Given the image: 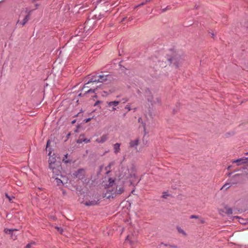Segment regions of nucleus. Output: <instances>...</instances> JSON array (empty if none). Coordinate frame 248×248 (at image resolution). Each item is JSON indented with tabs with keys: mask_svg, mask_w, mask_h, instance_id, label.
<instances>
[{
	"mask_svg": "<svg viewBox=\"0 0 248 248\" xmlns=\"http://www.w3.org/2000/svg\"><path fill=\"white\" fill-rule=\"evenodd\" d=\"M109 182V186L105 194V197L108 199L113 198L124 192V186L119 181H114L110 178Z\"/></svg>",
	"mask_w": 248,
	"mask_h": 248,
	"instance_id": "obj_1",
	"label": "nucleus"
},
{
	"mask_svg": "<svg viewBox=\"0 0 248 248\" xmlns=\"http://www.w3.org/2000/svg\"><path fill=\"white\" fill-rule=\"evenodd\" d=\"M109 78L110 75L109 74H107L105 72H102L100 75L98 76L93 77L86 83H85L83 88H82V91H84L85 93H94L95 89H93L92 88H90L87 90H86L85 89L89 88L91 87L90 85L91 84L93 85V84L98 82H105L107 81Z\"/></svg>",
	"mask_w": 248,
	"mask_h": 248,
	"instance_id": "obj_2",
	"label": "nucleus"
},
{
	"mask_svg": "<svg viewBox=\"0 0 248 248\" xmlns=\"http://www.w3.org/2000/svg\"><path fill=\"white\" fill-rule=\"evenodd\" d=\"M185 56L181 53L176 51H172V56L169 60L171 63L173 64L178 67L185 60Z\"/></svg>",
	"mask_w": 248,
	"mask_h": 248,
	"instance_id": "obj_3",
	"label": "nucleus"
},
{
	"mask_svg": "<svg viewBox=\"0 0 248 248\" xmlns=\"http://www.w3.org/2000/svg\"><path fill=\"white\" fill-rule=\"evenodd\" d=\"M146 97L152 105L161 104V98L157 95H153L150 91H146Z\"/></svg>",
	"mask_w": 248,
	"mask_h": 248,
	"instance_id": "obj_4",
	"label": "nucleus"
},
{
	"mask_svg": "<svg viewBox=\"0 0 248 248\" xmlns=\"http://www.w3.org/2000/svg\"><path fill=\"white\" fill-rule=\"evenodd\" d=\"M32 10L29 9L28 8H25V9H24V10L21 12V14H20L19 17H21L23 14H25L26 16L22 22H20L19 19H18L16 22V25L21 24L22 26L25 25V24L30 19V15L32 13Z\"/></svg>",
	"mask_w": 248,
	"mask_h": 248,
	"instance_id": "obj_5",
	"label": "nucleus"
},
{
	"mask_svg": "<svg viewBox=\"0 0 248 248\" xmlns=\"http://www.w3.org/2000/svg\"><path fill=\"white\" fill-rule=\"evenodd\" d=\"M123 170L124 171V173H126V171H128V172L127 174H125L124 176V177H125V178H128L136 177L137 169L134 165H132L129 170L127 169H124Z\"/></svg>",
	"mask_w": 248,
	"mask_h": 248,
	"instance_id": "obj_6",
	"label": "nucleus"
},
{
	"mask_svg": "<svg viewBox=\"0 0 248 248\" xmlns=\"http://www.w3.org/2000/svg\"><path fill=\"white\" fill-rule=\"evenodd\" d=\"M56 159L55 158L52 157V158H49L48 162H49V168L52 170L53 173L56 174H58V172L59 171V170L57 169L55 167V162Z\"/></svg>",
	"mask_w": 248,
	"mask_h": 248,
	"instance_id": "obj_7",
	"label": "nucleus"
},
{
	"mask_svg": "<svg viewBox=\"0 0 248 248\" xmlns=\"http://www.w3.org/2000/svg\"><path fill=\"white\" fill-rule=\"evenodd\" d=\"M73 175L78 179L82 180L84 178L85 176V170L81 169L78 170L77 171H75Z\"/></svg>",
	"mask_w": 248,
	"mask_h": 248,
	"instance_id": "obj_8",
	"label": "nucleus"
},
{
	"mask_svg": "<svg viewBox=\"0 0 248 248\" xmlns=\"http://www.w3.org/2000/svg\"><path fill=\"white\" fill-rule=\"evenodd\" d=\"M242 180V175L236 174L233 175L231 179V185L237 184L241 182Z\"/></svg>",
	"mask_w": 248,
	"mask_h": 248,
	"instance_id": "obj_9",
	"label": "nucleus"
},
{
	"mask_svg": "<svg viewBox=\"0 0 248 248\" xmlns=\"http://www.w3.org/2000/svg\"><path fill=\"white\" fill-rule=\"evenodd\" d=\"M248 160V157L241 158L236 160H233L232 161V163H236L237 166H240L245 164L247 163Z\"/></svg>",
	"mask_w": 248,
	"mask_h": 248,
	"instance_id": "obj_10",
	"label": "nucleus"
},
{
	"mask_svg": "<svg viewBox=\"0 0 248 248\" xmlns=\"http://www.w3.org/2000/svg\"><path fill=\"white\" fill-rule=\"evenodd\" d=\"M107 103L108 104V106L111 108V109H110V110L111 111H113L116 110V108L115 107L119 105V104L120 103V101H114L108 102Z\"/></svg>",
	"mask_w": 248,
	"mask_h": 248,
	"instance_id": "obj_11",
	"label": "nucleus"
},
{
	"mask_svg": "<svg viewBox=\"0 0 248 248\" xmlns=\"http://www.w3.org/2000/svg\"><path fill=\"white\" fill-rule=\"evenodd\" d=\"M82 142L89 143L90 142V140H88L87 139L84 138V136L83 135H80L78 139V140L77 142L78 143H81Z\"/></svg>",
	"mask_w": 248,
	"mask_h": 248,
	"instance_id": "obj_12",
	"label": "nucleus"
},
{
	"mask_svg": "<svg viewBox=\"0 0 248 248\" xmlns=\"http://www.w3.org/2000/svg\"><path fill=\"white\" fill-rule=\"evenodd\" d=\"M108 139V137L107 135H103L101 137L97 138L96 141L98 143H103L107 141Z\"/></svg>",
	"mask_w": 248,
	"mask_h": 248,
	"instance_id": "obj_13",
	"label": "nucleus"
},
{
	"mask_svg": "<svg viewBox=\"0 0 248 248\" xmlns=\"http://www.w3.org/2000/svg\"><path fill=\"white\" fill-rule=\"evenodd\" d=\"M16 229H5L4 230V232L5 233L10 234L11 235V238L13 239H15L16 238V236H14L13 235V231H16Z\"/></svg>",
	"mask_w": 248,
	"mask_h": 248,
	"instance_id": "obj_14",
	"label": "nucleus"
},
{
	"mask_svg": "<svg viewBox=\"0 0 248 248\" xmlns=\"http://www.w3.org/2000/svg\"><path fill=\"white\" fill-rule=\"evenodd\" d=\"M114 152L115 154H118L120 151V144L116 143L113 145Z\"/></svg>",
	"mask_w": 248,
	"mask_h": 248,
	"instance_id": "obj_15",
	"label": "nucleus"
},
{
	"mask_svg": "<svg viewBox=\"0 0 248 248\" xmlns=\"http://www.w3.org/2000/svg\"><path fill=\"white\" fill-rule=\"evenodd\" d=\"M139 140L138 139H136L133 140H131L130 143V146L131 147H133L137 146L139 144Z\"/></svg>",
	"mask_w": 248,
	"mask_h": 248,
	"instance_id": "obj_16",
	"label": "nucleus"
},
{
	"mask_svg": "<svg viewBox=\"0 0 248 248\" xmlns=\"http://www.w3.org/2000/svg\"><path fill=\"white\" fill-rule=\"evenodd\" d=\"M224 210V212L227 214H232V208H231L229 207H227V206L225 207Z\"/></svg>",
	"mask_w": 248,
	"mask_h": 248,
	"instance_id": "obj_17",
	"label": "nucleus"
},
{
	"mask_svg": "<svg viewBox=\"0 0 248 248\" xmlns=\"http://www.w3.org/2000/svg\"><path fill=\"white\" fill-rule=\"evenodd\" d=\"M230 185H231V183H226L223 186L220 188V190H222L223 189H225L227 190L230 187Z\"/></svg>",
	"mask_w": 248,
	"mask_h": 248,
	"instance_id": "obj_18",
	"label": "nucleus"
},
{
	"mask_svg": "<svg viewBox=\"0 0 248 248\" xmlns=\"http://www.w3.org/2000/svg\"><path fill=\"white\" fill-rule=\"evenodd\" d=\"M96 204V202L95 201H91V202H86L85 203V204L87 206H91L94 205Z\"/></svg>",
	"mask_w": 248,
	"mask_h": 248,
	"instance_id": "obj_19",
	"label": "nucleus"
},
{
	"mask_svg": "<svg viewBox=\"0 0 248 248\" xmlns=\"http://www.w3.org/2000/svg\"><path fill=\"white\" fill-rule=\"evenodd\" d=\"M177 229L179 233L183 234L184 236L186 235V232L184 231V230L182 229L181 228L177 227Z\"/></svg>",
	"mask_w": 248,
	"mask_h": 248,
	"instance_id": "obj_20",
	"label": "nucleus"
},
{
	"mask_svg": "<svg viewBox=\"0 0 248 248\" xmlns=\"http://www.w3.org/2000/svg\"><path fill=\"white\" fill-rule=\"evenodd\" d=\"M55 182L58 186L61 185L62 183V181L60 179L57 178H55Z\"/></svg>",
	"mask_w": 248,
	"mask_h": 248,
	"instance_id": "obj_21",
	"label": "nucleus"
},
{
	"mask_svg": "<svg viewBox=\"0 0 248 248\" xmlns=\"http://www.w3.org/2000/svg\"><path fill=\"white\" fill-rule=\"evenodd\" d=\"M33 245H35V243L34 242H31L30 244H28L26 247V248H31V246H32Z\"/></svg>",
	"mask_w": 248,
	"mask_h": 248,
	"instance_id": "obj_22",
	"label": "nucleus"
},
{
	"mask_svg": "<svg viewBox=\"0 0 248 248\" xmlns=\"http://www.w3.org/2000/svg\"><path fill=\"white\" fill-rule=\"evenodd\" d=\"M5 196H6V198L9 200V202H11V201H12V199H13V198H14V197H10V196H9L7 194H5Z\"/></svg>",
	"mask_w": 248,
	"mask_h": 248,
	"instance_id": "obj_23",
	"label": "nucleus"
},
{
	"mask_svg": "<svg viewBox=\"0 0 248 248\" xmlns=\"http://www.w3.org/2000/svg\"><path fill=\"white\" fill-rule=\"evenodd\" d=\"M190 218H199V217L198 216H196V215H191L190 217Z\"/></svg>",
	"mask_w": 248,
	"mask_h": 248,
	"instance_id": "obj_24",
	"label": "nucleus"
},
{
	"mask_svg": "<svg viewBox=\"0 0 248 248\" xmlns=\"http://www.w3.org/2000/svg\"><path fill=\"white\" fill-rule=\"evenodd\" d=\"M125 108L127 109L128 111L130 110H131V108H130V105H127L125 107Z\"/></svg>",
	"mask_w": 248,
	"mask_h": 248,
	"instance_id": "obj_25",
	"label": "nucleus"
},
{
	"mask_svg": "<svg viewBox=\"0 0 248 248\" xmlns=\"http://www.w3.org/2000/svg\"><path fill=\"white\" fill-rule=\"evenodd\" d=\"M56 228L57 229V230L60 232L61 233H62V229L61 228L59 227H56Z\"/></svg>",
	"mask_w": 248,
	"mask_h": 248,
	"instance_id": "obj_26",
	"label": "nucleus"
},
{
	"mask_svg": "<svg viewBox=\"0 0 248 248\" xmlns=\"http://www.w3.org/2000/svg\"><path fill=\"white\" fill-rule=\"evenodd\" d=\"M167 9H170V8H169V6H167V7H166V8H165V9H162V11H163V12H165V11H166V10H167Z\"/></svg>",
	"mask_w": 248,
	"mask_h": 248,
	"instance_id": "obj_27",
	"label": "nucleus"
},
{
	"mask_svg": "<svg viewBox=\"0 0 248 248\" xmlns=\"http://www.w3.org/2000/svg\"><path fill=\"white\" fill-rule=\"evenodd\" d=\"M200 222L201 223H204L205 222L204 220L203 219H202L200 220Z\"/></svg>",
	"mask_w": 248,
	"mask_h": 248,
	"instance_id": "obj_28",
	"label": "nucleus"
},
{
	"mask_svg": "<svg viewBox=\"0 0 248 248\" xmlns=\"http://www.w3.org/2000/svg\"><path fill=\"white\" fill-rule=\"evenodd\" d=\"M49 143H50L49 140H48L47 141V143H46V148H47L49 146Z\"/></svg>",
	"mask_w": 248,
	"mask_h": 248,
	"instance_id": "obj_29",
	"label": "nucleus"
},
{
	"mask_svg": "<svg viewBox=\"0 0 248 248\" xmlns=\"http://www.w3.org/2000/svg\"><path fill=\"white\" fill-rule=\"evenodd\" d=\"M123 101L124 103H125V102H127L128 101V100L127 99H123Z\"/></svg>",
	"mask_w": 248,
	"mask_h": 248,
	"instance_id": "obj_30",
	"label": "nucleus"
},
{
	"mask_svg": "<svg viewBox=\"0 0 248 248\" xmlns=\"http://www.w3.org/2000/svg\"><path fill=\"white\" fill-rule=\"evenodd\" d=\"M128 238H129V236H127V237H126V239H125V241H126V242H127V241L129 240H128Z\"/></svg>",
	"mask_w": 248,
	"mask_h": 248,
	"instance_id": "obj_31",
	"label": "nucleus"
},
{
	"mask_svg": "<svg viewBox=\"0 0 248 248\" xmlns=\"http://www.w3.org/2000/svg\"><path fill=\"white\" fill-rule=\"evenodd\" d=\"M100 103V101H97L95 103V105H96L97 104H98V103Z\"/></svg>",
	"mask_w": 248,
	"mask_h": 248,
	"instance_id": "obj_32",
	"label": "nucleus"
},
{
	"mask_svg": "<svg viewBox=\"0 0 248 248\" xmlns=\"http://www.w3.org/2000/svg\"><path fill=\"white\" fill-rule=\"evenodd\" d=\"M163 198H166V195H163V196H162Z\"/></svg>",
	"mask_w": 248,
	"mask_h": 248,
	"instance_id": "obj_33",
	"label": "nucleus"
},
{
	"mask_svg": "<svg viewBox=\"0 0 248 248\" xmlns=\"http://www.w3.org/2000/svg\"><path fill=\"white\" fill-rule=\"evenodd\" d=\"M245 155H248V153H246L245 154Z\"/></svg>",
	"mask_w": 248,
	"mask_h": 248,
	"instance_id": "obj_34",
	"label": "nucleus"
},
{
	"mask_svg": "<svg viewBox=\"0 0 248 248\" xmlns=\"http://www.w3.org/2000/svg\"><path fill=\"white\" fill-rule=\"evenodd\" d=\"M90 119H87V120L86 121V122H88L89 121Z\"/></svg>",
	"mask_w": 248,
	"mask_h": 248,
	"instance_id": "obj_35",
	"label": "nucleus"
}]
</instances>
